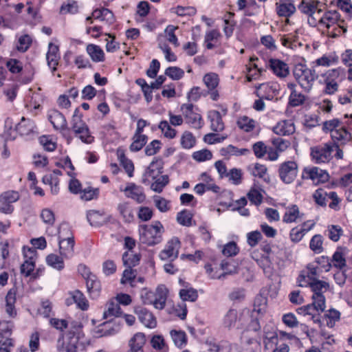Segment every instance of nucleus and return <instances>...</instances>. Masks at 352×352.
Wrapping results in <instances>:
<instances>
[{"instance_id": "f257e3e1", "label": "nucleus", "mask_w": 352, "mask_h": 352, "mask_svg": "<svg viewBox=\"0 0 352 352\" xmlns=\"http://www.w3.org/2000/svg\"><path fill=\"white\" fill-rule=\"evenodd\" d=\"M164 230V226L159 221H154L152 225H140L139 226L140 240L146 245L153 246L162 241Z\"/></svg>"}, {"instance_id": "f03ea898", "label": "nucleus", "mask_w": 352, "mask_h": 352, "mask_svg": "<svg viewBox=\"0 0 352 352\" xmlns=\"http://www.w3.org/2000/svg\"><path fill=\"white\" fill-rule=\"evenodd\" d=\"M293 74L296 80L306 92L312 89L315 80L318 78L314 67L309 68L306 65L301 63L295 65Z\"/></svg>"}, {"instance_id": "7ed1b4c3", "label": "nucleus", "mask_w": 352, "mask_h": 352, "mask_svg": "<svg viewBox=\"0 0 352 352\" xmlns=\"http://www.w3.org/2000/svg\"><path fill=\"white\" fill-rule=\"evenodd\" d=\"M71 129L75 135L83 143L91 144L94 141V137L91 135L87 124L82 120V115L77 107L71 120Z\"/></svg>"}, {"instance_id": "20e7f679", "label": "nucleus", "mask_w": 352, "mask_h": 352, "mask_svg": "<svg viewBox=\"0 0 352 352\" xmlns=\"http://www.w3.org/2000/svg\"><path fill=\"white\" fill-rule=\"evenodd\" d=\"M78 270L81 271L82 276L86 279V284L89 293L93 296L94 298L97 297L101 290V284L100 280L85 265H80L78 266Z\"/></svg>"}, {"instance_id": "39448f33", "label": "nucleus", "mask_w": 352, "mask_h": 352, "mask_svg": "<svg viewBox=\"0 0 352 352\" xmlns=\"http://www.w3.org/2000/svg\"><path fill=\"white\" fill-rule=\"evenodd\" d=\"M279 177L283 182L289 184L292 183L298 174V164L294 161L282 163L278 168Z\"/></svg>"}, {"instance_id": "423d86ee", "label": "nucleus", "mask_w": 352, "mask_h": 352, "mask_svg": "<svg viewBox=\"0 0 352 352\" xmlns=\"http://www.w3.org/2000/svg\"><path fill=\"white\" fill-rule=\"evenodd\" d=\"M333 151V145L325 144L323 146L311 148V156L316 164L329 162L332 157Z\"/></svg>"}, {"instance_id": "0eeeda50", "label": "nucleus", "mask_w": 352, "mask_h": 352, "mask_svg": "<svg viewBox=\"0 0 352 352\" xmlns=\"http://www.w3.org/2000/svg\"><path fill=\"white\" fill-rule=\"evenodd\" d=\"M194 105L190 104H183L181 106V110L186 120V123L191 124L196 129H201L204 126V122L201 116L193 111Z\"/></svg>"}, {"instance_id": "6e6552de", "label": "nucleus", "mask_w": 352, "mask_h": 352, "mask_svg": "<svg viewBox=\"0 0 352 352\" xmlns=\"http://www.w3.org/2000/svg\"><path fill=\"white\" fill-rule=\"evenodd\" d=\"M17 191H7L0 195V212L5 214H11L14 211L12 204L19 199Z\"/></svg>"}, {"instance_id": "1a4fd4ad", "label": "nucleus", "mask_w": 352, "mask_h": 352, "mask_svg": "<svg viewBox=\"0 0 352 352\" xmlns=\"http://www.w3.org/2000/svg\"><path fill=\"white\" fill-rule=\"evenodd\" d=\"M302 178L304 179H311L316 184L324 183L329 178V173L318 167L305 168L302 173Z\"/></svg>"}, {"instance_id": "9d476101", "label": "nucleus", "mask_w": 352, "mask_h": 352, "mask_svg": "<svg viewBox=\"0 0 352 352\" xmlns=\"http://www.w3.org/2000/svg\"><path fill=\"white\" fill-rule=\"evenodd\" d=\"M120 190L124 192L127 198H131L138 204L144 202L146 199V195L144 192L143 188L137 186L134 183L128 184L124 189H121Z\"/></svg>"}, {"instance_id": "9b49d317", "label": "nucleus", "mask_w": 352, "mask_h": 352, "mask_svg": "<svg viewBox=\"0 0 352 352\" xmlns=\"http://www.w3.org/2000/svg\"><path fill=\"white\" fill-rule=\"evenodd\" d=\"M140 321L147 328L153 329L157 326V320L154 315L146 308L138 307L135 309Z\"/></svg>"}, {"instance_id": "f8f14e48", "label": "nucleus", "mask_w": 352, "mask_h": 352, "mask_svg": "<svg viewBox=\"0 0 352 352\" xmlns=\"http://www.w3.org/2000/svg\"><path fill=\"white\" fill-rule=\"evenodd\" d=\"M179 247V240L177 238L171 239L167 243L166 248L160 253V258L162 260L176 258L178 256Z\"/></svg>"}, {"instance_id": "ddd939ff", "label": "nucleus", "mask_w": 352, "mask_h": 352, "mask_svg": "<svg viewBox=\"0 0 352 352\" xmlns=\"http://www.w3.org/2000/svg\"><path fill=\"white\" fill-rule=\"evenodd\" d=\"M146 342V336L144 333H135L129 340V350L127 352H144L143 347Z\"/></svg>"}, {"instance_id": "4468645a", "label": "nucleus", "mask_w": 352, "mask_h": 352, "mask_svg": "<svg viewBox=\"0 0 352 352\" xmlns=\"http://www.w3.org/2000/svg\"><path fill=\"white\" fill-rule=\"evenodd\" d=\"M269 67L279 78H285L289 74V67L284 61L276 58H270Z\"/></svg>"}, {"instance_id": "2eb2a0df", "label": "nucleus", "mask_w": 352, "mask_h": 352, "mask_svg": "<svg viewBox=\"0 0 352 352\" xmlns=\"http://www.w3.org/2000/svg\"><path fill=\"white\" fill-rule=\"evenodd\" d=\"M74 244V238L72 235L66 239H60L58 242L60 254L65 258L72 257Z\"/></svg>"}, {"instance_id": "dca6fc26", "label": "nucleus", "mask_w": 352, "mask_h": 352, "mask_svg": "<svg viewBox=\"0 0 352 352\" xmlns=\"http://www.w3.org/2000/svg\"><path fill=\"white\" fill-rule=\"evenodd\" d=\"M58 46L53 44L52 43H49L48 51L46 54V58L48 66L51 68L52 74L56 70V66L58 64V60L60 58Z\"/></svg>"}, {"instance_id": "f3484780", "label": "nucleus", "mask_w": 352, "mask_h": 352, "mask_svg": "<svg viewBox=\"0 0 352 352\" xmlns=\"http://www.w3.org/2000/svg\"><path fill=\"white\" fill-rule=\"evenodd\" d=\"M48 120L56 130L64 129L67 124L65 116L56 109H52L49 111Z\"/></svg>"}, {"instance_id": "a211bd4d", "label": "nucleus", "mask_w": 352, "mask_h": 352, "mask_svg": "<svg viewBox=\"0 0 352 352\" xmlns=\"http://www.w3.org/2000/svg\"><path fill=\"white\" fill-rule=\"evenodd\" d=\"M168 291L166 287L162 285L157 287L154 294L152 304L156 309H163L166 305Z\"/></svg>"}, {"instance_id": "6ab92c4d", "label": "nucleus", "mask_w": 352, "mask_h": 352, "mask_svg": "<svg viewBox=\"0 0 352 352\" xmlns=\"http://www.w3.org/2000/svg\"><path fill=\"white\" fill-rule=\"evenodd\" d=\"M241 316H239L237 310L230 309L224 316L223 325L224 327L231 329L232 328L239 329V323L241 321Z\"/></svg>"}, {"instance_id": "aec40b11", "label": "nucleus", "mask_w": 352, "mask_h": 352, "mask_svg": "<svg viewBox=\"0 0 352 352\" xmlns=\"http://www.w3.org/2000/svg\"><path fill=\"white\" fill-rule=\"evenodd\" d=\"M16 289H10L6 296V312L10 318H14L16 316L15 309V302L16 300Z\"/></svg>"}, {"instance_id": "412c9836", "label": "nucleus", "mask_w": 352, "mask_h": 352, "mask_svg": "<svg viewBox=\"0 0 352 352\" xmlns=\"http://www.w3.org/2000/svg\"><path fill=\"white\" fill-rule=\"evenodd\" d=\"M35 126L33 120L22 117L21 121L15 125L14 131L21 135H28L34 132Z\"/></svg>"}, {"instance_id": "4be33fe9", "label": "nucleus", "mask_w": 352, "mask_h": 352, "mask_svg": "<svg viewBox=\"0 0 352 352\" xmlns=\"http://www.w3.org/2000/svg\"><path fill=\"white\" fill-rule=\"evenodd\" d=\"M208 118L210 122L212 131L219 132L224 129V124L219 111L217 110L210 111L208 113Z\"/></svg>"}, {"instance_id": "5701e85b", "label": "nucleus", "mask_w": 352, "mask_h": 352, "mask_svg": "<svg viewBox=\"0 0 352 352\" xmlns=\"http://www.w3.org/2000/svg\"><path fill=\"white\" fill-rule=\"evenodd\" d=\"M163 163L161 159L154 158L146 170L144 176L155 179L158 174L162 173Z\"/></svg>"}, {"instance_id": "b1692460", "label": "nucleus", "mask_w": 352, "mask_h": 352, "mask_svg": "<svg viewBox=\"0 0 352 352\" xmlns=\"http://www.w3.org/2000/svg\"><path fill=\"white\" fill-rule=\"evenodd\" d=\"M307 284L313 292L312 296L322 295L329 288V284L327 282L319 279H314V280L309 281Z\"/></svg>"}, {"instance_id": "393cba45", "label": "nucleus", "mask_w": 352, "mask_h": 352, "mask_svg": "<svg viewBox=\"0 0 352 352\" xmlns=\"http://www.w3.org/2000/svg\"><path fill=\"white\" fill-rule=\"evenodd\" d=\"M276 12L279 16L289 17L296 12V7L292 2L276 3Z\"/></svg>"}, {"instance_id": "a878e982", "label": "nucleus", "mask_w": 352, "mask_h": 352, "mask_svg": "<svg viewBox=\"0 0 352 352\" xmlns=\"http://www.w3.org/2000/svg\"><path fill=\"white\" fill-rule=\"evenodd\" d=\"M332 140L335 141L341 142V144H344L347 142L352 141V135L347 130L344 128H340L332 131L331 133Z\"/></svg>"}, {"instance_id": "bb28decb", "label": "nucleus", "mask_w": 352, "mask_h": 352, "mask_svg": "<svg viewBox=\"0 0 352 352\" xmlns=\"http://www.w3.org/2000/svg\"><path fill=\"white\" fill-rule=\"evenodd\" d=\"M117 153L120 164L123 166L129 177H133L134 165L132 161L126 157L123 150L118 149Z\"/></svg>"}, {"instance_id": "cd10ccee", "label": "nucleus", "mask_w": 352, "mask_h": 352, "mask_svg": "<svg viewBox=\"0 0 352 352\" xmlns=\"http://www.w3.org/2000/svg\"><path fill=\"white\" fill-rule=\"evenodd\" d=\"M345 248L338 247L332 256L331 262L333 263V266L338 269H342L346 266V259L344 257Z\"/></svg>"}, {"instance_id": "c85d7f7f", "label": "nucleus", "mask_w": 352, "mask_h": 352, "mask_svg": "<svg viewBox=\"0 0 352 352\" xmlns=\"http://www.w3.org/2000/svg\"><path fill=\"white\" fill-rule=\"evenodd\" d=\"M87 52L94 62H102L104 59V52L98 45L89 44L87 46Z\"/></svg>"}, {"instance_id": "c756f323", "label": "nucleus", "mask_w": 352, "mask_h": 352, "mask_svg": "<svg viewBox=\"0 0 352 352\" xmlns=\"http://www.w3.org/2000/svg\"><path fill=\"white\" fill-rule=\"evenodd\" d=\"M294 126L293 124H289L287 121L284 120L278 122L273 128V131L279 135H287L292 134L294 132Z\"/></svg>"}, {"instance_id": "7c9ffc66", "label": "nucleus", "mask_w": 352, "mask_h": 352, "mask_svg": "<svg viewBox=\"0 0 352 352\" xmlns=\"http://www.w3.org/2000/svg\"><path fill=\"white\" fill-rule=\"evenodd\" d=\"M106 307L107 309L103 314L104 318H108L111 316L118 317L122 314L120 305L114 299L109 300L107 303Z\"/></svg>"}, {"instance_id": "2f4dec72", "label": "nucleus", "mask_w": 352, "mask_h": 352, "mask_svg": "<svg viewBox=\"0 0 352 352\" xmlns=\"http://www.w3.org/2000/svg\"><path fill=\"white\" fill-rule=\"evenodd\" d=\"M314 226L315 223H311L310 226L307 227V228H298V227L292 228L289 233L291 241L294 243L299 242L301 241L305 234L310 230H311Z\"/></svg>"}, {"instance_id": "473e14b6", "label": "nucleus", "mask_w": 352, "mask_h": 352, "mask_svg": "<svg viewBox=\"0 0 352 352\" xmlns=\"http://www.w3.org/2000/svg\"><path fill=\"white\" fill-rule=\"evenodd\" d=\"M64 257L54 254H50L46 257V263L50 267L60 271L64 269Z\"/></svg>"}, {"instance_id": "72a5a7b5", "label": "nucleus", "mask_w": 352, "mask_h": 352, "mask_svg": "<svg viewBox=\"0 0 352 352\" xmlns=\"http://www.w3.org/2000/svg\"><path fill=\"white\" fill-rule=\"evenodd\" d=\"M264 349L270 350L273 348L274 345L278 344V338L274 331H266V328H264Z\"/></svg>"}, {"instance_id": "f704fd0d", "label": "nucleus", "mask_w": 352, "mask_h": 352, "mask_svg": "<svg viewBox=\"0 0 352 352\" xmlns=\"http://www.w3.org/2000/svg\"><path fill=\"white\" fill-rule=\"evenodd\" d=\"M73 302L77 305V307L81 310H87L89 307L88 301L84 294L78 289L71 292Z\"/></svg>"}, {"instance_id": "c9c22d12", "label": "nucleus", "mask_w": 352, "mask_h": 352, "mask_svg": "<svg viewBox=\"0 0 352 352\" xmlns=\"http://www.w3.org/2000/svg\"><path fill=\"white\" fill-rule=\"evenodd\" d=\"M193 214L192 212L186 209H184L180 212H179L177 214V221L179 224L190 227L192 226Z\"/></svg>"}, {"instance_id": "e433bc0d", "label": "nucleus", "mask_w": 352, "mask_h": 352, "mask_svg": "<svg viewBox=\"0 0 352 352\" xmlns=\"http://www.w3.org/2000/svg\"><path fill=\"white\" fill-rule=\"evenodd\" d=\"M118 210L120 214L122 216L124 221L131 223L134 219L133 210L131 208L128 202L119 204Z\"/></svg>"}, {"instance_id": "4c0bfd02", "label": "nucleus", "mask_w": 352, "mask_h": 352, "mask_svg": "<svg viewBox=\"0 0 352 352\" xmlns=\"http://www.w3.org/2000/svg\"><path fill=\"white\" fill-rule=\"evenodd\" d=\"M122 258L125 267L132 268L139 264L140 255L138 254H131L129 252H125L122 254Z\"/></svg>"}, {"instance_id": "58836bf2", "label": "nucleus", "mask_w": 352, "mask_h": 352, "mask_svg": "<svg viewBox=\"0 0 352 352\" xmlns=\"http://www.w3.org/2000/svg\"><path fill=\"white\" fill-rule=\"evenodd\" d=\"M170 334L175 346L179 348L186 346L187 337L184 331L171 330Z\"/></svg>"}, {"instance_id": "ea45409f", "label": "nucleus", "mask_w": 352, "mask_h": 352, "mask_svg": "<svg viewBox=\"0 0 352 352\" xmlns=\"http://www.w3.org/2000/svg\"><path fill=\"white\" fill-rule=\"evenodd\" d=\"M342 234L343 230L342 228L337 225L329 226L324 232V234L334 242L338 241Z\"/></svg>"}, {"instance_id": "a19ab883", "label": "nucleus", "mask_w": 352, "mask_h": 352, "mask_svg": "<svg viewBox=\"0 0 352 352\" xmlns=\"http://www.w3.org/2000/svg\"><path fill=\"white\" fill-rule=\"evenodd\" d=\"M147 140V135H134L133 137V142L129 146L130 151L132 152L140 151L146 145Z\"/></svg>"}, {"instance_id": "79ce46f5", "label": "nucleus", "mask_w": 352, "mask_h": 352, "mask_svg": "<svg viewBox=\"0 0 352 352\" xmlns=\"http://www.w3.org/2000/svg\"><path fill=\"white\" fill-rule=\"evenodd\" d=\"M322 244V236L321 234H315L310 240L309 248L314 253L320 254L324 250Z\"/></svg>"}, {"instance_id": "37998d69", "label": "nucleus", "mask_w": 352, "mask_h": 352, "mask_svg": "<svg viewBox=\"0 0 352 352\" xmlns=\"http://www.w3.org/2000/svg\"><path fill=\"white\" fill-rule=\"evenodd\" d=\"M203 81L210 91L216 89L219 85V76L215 73L206 74L203 78Z\"/></svg>"}, {"instance_id": "c03bdc74", "label": "nucleus", "mask_w": 352, "mask_h": 352, "mask_svg": "<svg viewBox=\"0 0 352 352\" xmlns=\"http://www.w3.org/2000/svg\"><path fill=\"white\" fill-rule=\"evenodd\" d=\"M299 217V209L296 205H292L283 215V221L289 223L296 221Z\"/></svg>"}, {"instance_id": "a18cd8bd", "label": "nucleus", "mask_w": 352, "mask_h": 352, "mask_svg": "<svg viewBox=\"0 0 352 352\" xmlns=\"http://www.w3.org/2000/svg\"><path fill=\"white\" fill-rule=\"evenodd\" d=\"M237 125L245 132H250L255 126V121L248 116H243L237 120Z\"/></svg>"}, {"instance_id": "49530a36", "label": "nucleus", "mask_w": 352, "mask_h": 352, "mask_svg": "<svg viewBox=\"0 0 352 352\" xmlns=\"http://www.w3.org/2000/svg\"><path fill=\"white\" fill-rule=\"evenodd\" d=\"M87 219L91 226L98 227L102 225V215L97 210L87 212Z\"/></svg>"}, {"instance_id": "de8ad7c7", "label": "nucleus", "mask_w": 352, "mask_h": 352, "mask_svg": "<svg viewBox=\"0 0 352 352\" xmlns=\"http://www.w3.org/2000/svg\"><path fill=\"white\" fill-rule=\"evenodd\" d=\"M247 151L248 150L245 148L239 149L236 146L230 144L226 147L221 148L220 149V154L224 157H228L231 155H244Z\"/></svg>"}, {"instance_id": "09e8293b", "label": "nucleus", "mask_w": 352, "mask_h": 352, "mask_svg": "<svg viewBox=\"0 0 352 352\" xmlns=\"http://www.w3.org/2000/svg\"><path fill=\"white\" fill-rule=\"evenodd\" d=\"M179 296L184 301H195L198 298L197 291L192 287L189 289H182L179 291Z\"/></svg>"}, {"instance_id": "8fccbe9b", "label": "nucleus", "mask_w": 352, "mask_h": 352, "mask_svg": "<svg viewBox=\"0 0 352 352\" xmlns=\"http://www.w3.org/2000/svg\"><path fill=\"white\" fill-rule=\"evenodd\" d=\"M227 16L228 17L224 19L225 25L223 28V32L227 37H230L233 33L234 27L236 23L232 19L234 16L233 12H228Z\"/></svg>"}, {"instance_id": "3c124183", "label": "nucleus", "mask_w": 352, "mask_h": 352, "mask_svg": "<svg viewBox=\"0 0 352 352\" xmlns=\"http://www.w3.org/2000/svg\"><path fill=\"white\" fill-rule=\"evenodd\" d=\"M158 128L167 138L173 139L176 136V131L173 129L166 120L161 121L158 125Z\"/></svg>"}, {"instance_id": "603ef678", "label": "nucleus", "mask_w": 352, "mask_h": 352, "mask_svg": "<svg viewBox=\"0 0 352 352\" xmlns=\"http://www.w3.org/2000/svg\"><path fill=\"white\" fill-rule=\"evenodd\" d=\"M78 12V6L77 1L74 0H68L67 3H64L60 10L61 14H76Z\"/></svg>"}, {"instance_id": "864d4df0", "label": "nucleus", "mask_w": 352, "mask_h": 352, "mask_svg": "<svg viewBox=\"0 0 352 352\" xmlns=\"http://www.w3.org/2000/svg\"><path fill=\"white\" fill-rule=\"evenodd\" d=\"M222 343H226V342H219L214 338H210L206 340L205 344L208 352H222L223 350Z\"/></svg>"}, {"instance_id": "5fc2aeb1", "label": "nucleus", "mask_w": 352, "mask_h": 352, "mask_svg": "<svg viewBox=\"0 0 352 352\" xmlns=\"http://www.w3.org/2000/svg\"><path fill=\"white\" fill-rule=\"evenodd\" d=\"M196 140L192 133L185 131L181 138V145L184 148H190L195 144Z\"/></svg>"}, {"instance_id": "6e6d98bb", "label": "nucleus", "mask_w": 352, "mask_h": 352, "mask_svg": "<svg viewBox=\"0 0 352 352\" xmlns=\"http://www.w3.org/2000/svg\"><path fill=\"white\" fill-rule=\"evenodd\" d=\"M305 100V96L300 93H298L296 90H294L293 92H291L289 97V104L294 107L302 104Z\"/></svg>"}, {"instance_id": "4d7b16f0", "label": "nucleus", "mask_w": 352, "mask_h": 352, "mask_svg": "<svg viewBox=\"0 0 352 352\" xmlns=\"http://www.w3.org/2000/svg\"><path fill=\"white\" fill-rule=\"evenodd\" d=\"M165 75L174 80H178L184 76V72L178 67H168L165 71Z\"/></svg>"}, {"instance_id": "13d9d810", "label": "nucleus", "mask_w": 352, "mask_h": 352, "mask_svg": "<svg viewBox=\"0 0 352 352\" xmlns=\"http://www.w3.org/2000/svg\"><path fill=\"white\" fill-rule=\"evenodd\" d=\"M267 168L265 165L256 163L254 165V167L252 170V174L254 177H258L259 178H263L265 182H270V177H267V178L265 177V175L267 173Z\"/></svg>"}, {"instance_id": "bf43d9fd", "label": "nucleus", "mask_w": 352, "mask_h": 352, "mask_svg": "<svg viewBox=\"0 0 352 352\" xmlns=\"http://www.w3.org/2000/svg\"><path fill=\"white\" fill-rule=\"evenodd\" d=\"M162 143L158 140H154L146 146L144 153L148 156H152L159 152Z\"/></svg>"}, {"instance_id": "052dcab7", "label": "nucleus", "mask_w": 352, "mask_h": 352, "mask_svg": "<svg viewBox=\"0 0 352 352\" xmlns=\"http://www.w3.org/2000/svg\"><path fill=\"white\" fill-rule=\"evenodd\" d=\"M228 138V135H220L217 133H210L204 135V141L208 144H214L222 142Z\"/></svg>"}, {"instance_id": "680f3d73", "label": "nucleus", "mask_w": 352, "mask_h": 352, "mask_svg": "<svg viewBox=\"0 0 352 352\" xmlns=\"http://www.w3.org/2000/svg\"><path fill=\"white\" fill-rule=\"evenodd\" d=\"M239 251L236 243L234 241H230L226 244L222 250V253L226 256H236Z\"/></svg>"}, {"instance_id": "e2e57ef3", "label": "nucleus", "mask_w": 352, "mask_h": 352, "mask_svg": "<svg viewBox=\"0 0 352 352\" xmlns=\"http://www.w3.org/2000/svg\"><path fill=\"white\" fill-rule=\"evenodd\" d=\"M250 201L256 205H260L263 201V195L256 189L252 188L247 195Z\"/></svg>"}, {"instance_id": "0e129e2a", "label": "nucleus", "mask_w": 352, "mask_h": 352, "mask_svg": "<svg viewBox=\"0 0 352 352\" xmlns=\"http://www.w3.org/2000/svg\"><path fill=\"white\" fill-rule=\"evenodd\" d=\"M6 67L12 74H18L23 70L22 63L19 60L14 58H11L8 60L6 63Z\"/></svg>"}, {"instance_id": "69168bd1", "label": "nucleus", "mask_w": 352, "mask_h": 352, "mask_svg": "<svg viewBox=\"0 0 352 352\" xmlns=\"http://www.w3.org/2000/svg\"><path fill=\"white\" fill-rule=\"evenodd\" d=\"M35 268V262L26 261L21 264L20 267V272L21 274L24 275L25 277L31 276L32 272Z\"/></svg>"}, {"instance_id": "338daca9", "label": "nucleus", "mask_w": 352, "mask_h": 352, "mask_svg": "<svg viewBox=\"0 0 352 352\" xmlns=\"http://www.w3.org/2000/svg\"><path fill=\"white\" fill-rule=\"evenodd\" d=\"M192 157L197 162H204L212 159V154L210 151L208 149H203L195 152L192 154Z\"/></svg>"}, {"instance_id": "774afa93", "label": "nucleus", "mask_w": 352, "mask_h": 352, "mask_svg": "<svg viewBox=\"0 0 352 352\" xmlns=\"http://www.w3.org/2000/svg\"><path fill=\"white\" fill-rule=\"evenodd\" d=\"M328 196L324 190L319 188L315 191L313 195V197L316 203L320 206H326V197Z\"/></svg>"}]
</instances>
